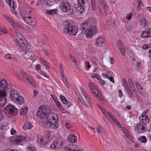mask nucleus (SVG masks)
Instances as JSON below:
<instances>
[{
    "mask_svg": "<svg viewBox=\"0 0 151 151\" xmlns=\"http://www.w3.org/2000/svg\"><path fill=\"white\" fill-rule=\"evenodd\" d=\"M44 120L47 127L55 129L58 127L57 122L58 118L57 115L54 112L47 113L46 118Z\"/></svg>",
    "mask_w": 151,
    "mask_h": 151,
    "instance_id": "f257e3e1",
    "label": "nucleus"
},
{
    "mask_svg": "<svg viewBox=\"0 0 151 151\" xmlns=\"http://www.w3.org/2000/svg\"><path fill=\"white\" fill-rule=\"evenodd\" d=\"M14 36L16 40V44L18 45V47L21 48L22 51L25 50L27 45V42L25 39L24 38L22 34L19 32L15 33Z\"/></svg>",
    "mask_w": 151,
    "mask_h": 151,
    "instance_id": "f03ea898",
    "label": "nucleus"
},
{
    "mask_svg": "<svg viewBox=\"0 0 151 151\" xmlns=\"http://www.w3.org/2000/svg\"><path fill=\"white\" fill-rule=\"evenodd\" d=\"M69 21L65 22L66 27L64 29V31L66 33L72 35H75L78 32V28L77 27L72 26Z\"/></svg>",
    "mask_w": 151,
    "mask_h": 151,
    "instance_id": "7ed1b4c3",
    "label": "nucleus"
},
{
    "mask_svg": "<svg viewBox=\"0 0 151 151\" xmlns=\"http://www.w3.org/2000/svg\"><path fill=\"white\" fill-rule=\"evenodd\" d=\"M88 86L91 92L95 96L99 102L101 104H103V97L101 93L99 92V90L93 86L91 83H89Z\"/></svg>",
    "mask_w": 151,
    "mask_h": 151,
    "instance_id": "20e7f679",
    "label": "nucleus"
},
{
    "mask_svg": "<svg viewBox=\"0 0 151 151\" xmlns=\"http://www.w3.org/2000/svg\"><path fill=\"white\" fill-rule=\"evenodd\" d=\"M87 0H77V3L74 4V7L76 11L81 14L85 11L84 5L87 2Z\"/></svg>",
    "mask_w": 151,
    "mask_h": 151,
    "instance_id": "39448f33",
    "label": "nucleus"
},
{
    "mask_svg": "<svg viewBox=\"0 0 151 151\" xmlns=\"http://www.w3.org/2000/svg\"><path fill=\"white\" fill-rule=\"evenodd\" d=\"M100 12L103 16H106L107 10V4L104 0H100L98 3Z\"/></svg>",
    "mask_w": 151,
    "mask_h": 151,
    "instance_id": "423d86ee",
    "label": "nucleus"
},
{
    "mask_svg": "<svg viewBox=\"0 0 151 151\" xmlns=\"http://www.w3.org/2000/svg\"><path fill=\"white\" fill-rule=\"evenodd\" d=\"M97 32V28L96 26H91L86 31V37L87 38H91Z\"/></svg>",
    "mask_w": 151,
    "mask_h": 151,
    "instance_id": "0eeeda50",
    "label": "nucleus"
},
{
    "mask_svg": "<svg viewBox=\"0 0 151 151\" xmlns=\"http://www.w3.org/2000/svg\"><path fill=\"white\" fill-rule=\"evenodd\" d=\"M26 141V137L20 135L16 136L13 139V142L14 144L23 145Z\"/></svg>",
    "mask_w": 151,
    "mask_h": 151,
    "instance_id": "6e6552de",
    "label": "nucleus"
},
{
    "mask_svg": "<svg viewBox=\"0 0 151 151\" xmlns=\"http://www.w3.org/2000/svg\"><path fill=\"white\" fill-rule=\"evenodd\" d=\"M104 115L110 121L111 120L115 123L116 125L119 127L121 128V126L119 122L118 121L117 119L114 117L113 115L109 112H103Z\"/></svg>",
    "mask_w": 151,
    "mask_h": 151,
    "instance_id": "1a4fd4ad",
    "label": "nucleus"
},
{
    "mask_svg": "<svg viewBox=\"0 0 151 151\" xmlns=\"http://www.w3.org/2000/svg\"><path fill=\"white\" fill-rule=\"evenodd\" d=\"M6 3L10 6L12 12L15 15H17V12L15 9L17 8L16 3L14 0H6Z\"/></svg>",
    "mask_w": 151,
    "mask_h": 151,
    "instance_id": "9d476101",
    "label": "nucleus"
},
{
    "mask_svg": "<svg viewBox=\"0 0 151 151\" xmlns=\"http://www.w3.org/2000/svg\"><path fill=\"white\" fill-rule=\"evenodd\" d=\"M4 109L9 115L11 114L12 115H15L18 112V110L15 107L11 105H7L4 108Z\"/></svg>",
    "mask_w": 151,
    "mask_h": 151,
    "instance_id": "9b49d317",
    "label": "nucleus"
},
{
    "mask_svg": "<svg viewBox=\"0 0 151 151\" xmlns=\"http://www.w3.org/2000/svg\"><path fill=\"white\" fill-rule=\"evenodd\" d=\"M60 8L62 11L66 12L70 9V6L67 1L63 0L61 3Z\"/></svg>",
    "mask_w": 151,
    "mask_h": 151,
    "instance_id": "f8f14e48",
    "label": "nucleus"
},
{
    "mask_svg": "<svg viewBox=\"0 0 151 151\" xmlns=\"http://www.w3.org/2000/svg\"><path fill=\"white\" fill-rule=\"evenodd\" d=\"M63 145V142L60 139L56 140L54 141L50 146L51 148L54 149H57L59 148H62Z\"/></svg>",
    "mask_w": 151,
    "mask_h": 151,
    "instance_id": "ddd939ff",
    "label": "nucleus"
},
{
    "mask_svg": "<svg viewBox=\"0 0 151 151\" xmlns=\"http://www.w3.org/2000/svg\"><path fill=\"white\" fill-rule=\"evenodd\" d=\"M135 130L138 133L144 132L147 131L146 126L142 123H139L136 125Z\"/></svg>",
    "mask_w": 151,
    "mask_h": 151,
    "instance_id": "4468645a",
    "label": "nucleus"
},
{
    "mask_svg": "<svg viewBox=\"0 0 151 151\" xmlns=\"http://www.w3.org/2000/svg\"><path fill=\"white\" fill-rule=\"evenodd\" d=\"M9 85H7L6 82L3 80H2L0 82V90L2 91L0 92H4L6 93V91L8 90Z\"/></svg>",
    "mask_w": 151,
    "mask_h": 151,
    "instance_id": "2eb2a0df",
    "label": "nucleus"
},
{
    "mask_svg": "<svg viewBox=\"0 0 151 151\" xmlns=\"http://www.w3.org/2000/svg\"><path fill=\"white\" fill-rule=\"evenodd\" d=\"M10 99L13 101H16V98H18V96L19 95L16 90L14 89L11 90L9 91Z\"/></svg>",
    "mask_w": 151,
    "mask_h": 151,
    "instance_id": "dca6fc26",
    "label": "nucleus"
},
{
    "mask_svg": "<svg viewBox=\"0 0 151 151\" xmlns=\"http://www.w3.org/2000/svg\"><path fill=\"white\" fill-rule=\"evenodd\" d=\"M117 45L120 52L123 56H124L126 53L125 47L122 41L120 40L117 41Z\"/></svg>",
    "mask_w": 151,
    "mask_h": 151,
    "instance_id": "f3484780",
    "label": "nucleus"
},
{
    "mask_svg": "<svg viewBox=\"0 0 151 151\" xmlns=\"http://www.w3.org/2000/svg\"><path fill=\"white\" fill-rule=\"evenodd\" d=\"M6 93L4 92H0V106H4L6 104Z\"/></svg>",
    "mask_w": 151,
    "mask_h": 151,
    "instance_id": "a211bd4d",
    "label": "nucleus"
},
{
    "mask_svg": "<svg viewBox=\"0 0 151 151\" xmlns=\"http://www.w3.org/2000/svg\"><path fill=\"white\" fill-rule=\"evenodd\" d=\"M44 107H41V109L38 110L36 113L37 116L40 117L42 119L45 118L46 114H47L46 110L44 109Z\"/></svg>",
    "mask_w": 151,
    "mask_h": 151,
    "instance_id": "6ab92c4d",
    "label": "nucleus"
},
{
    "mask_svg": "<svg viewBox=\"0 0 151 151\" xmlns=\"http://www.w3.org/2000/svg\"><path fill=\"white\" fill-rule=\"evenodd\" d=\"M23 19L26 23L32 26H34L36 23L34 19L30 16H28L24 18Z\"/></svg>",
    "mask_w": 151,
    "mask_h": 151,
    "instance_id": "aec40b11",
    "label": "nucleus"
},
{
    "mask_svg": "<svg viewBox=\"0 0 151 151\" xmlns=\"http://www.w3.org/2000/svg\"><path fill=\"white\" fill-rule=\"evenodd\" d=\"M33 52L30 50H26L23 54L24 57L27 59H31L33 58Z\"/></svg>",
    "mask_w": 151,
    "mask_h": 151,
    "instance_id": "412c9836",
    "label": "nucleus"
},
{
    "mask_svg": "<svg viewBox=\"0 0 151 151\" xmlns=\"http://www.w3.org/2000/svg\"><path fill=\"white\" fill-rule=\"evenodd\" d=\"M142 37L148 38L151 37V29H147L144 30L141 35Z\"/></svg>",
    "mask_w": 151,
    "mask_h": 151,
    "instance_id": "4be33fe9",
    "label": "nucleus"
},
{
    "mask_svg": "<svg viewBox=\"0 0 151 151\" xmlns=\"http://www.w3.org/2000/svg\"><path fill=\"white\" fill-rule=\"evenodd\" d=\"M91 19H90L88 20H86L84 22H82L81 24V28L83 32L85 31L88 27V23L90 24L89 22L91 21Z\"/></svg>",
    "mask_w": 151,
    "mask_h": 151,
    "instance_id": "5701e85b",
    "label": "nucleus"
},
{
    "mask_svg": "<svg viewBox=\"0 0 151 151\" xmlns=\"http://www.w3.org/2000/svg\"><path fill=\"white\" fill-rule=\"evenodd\" d=\"M83 94L85 98H87L86 100L87 101V102L88 103V105L86 104V102H85L84 101H83V103L86 106H88V105H91V103L90 101V98L88 94L86 92L85 90H83V91H82Z\"/></svg>",
    "mask_w": 151,
    "mask_h": 151,
    "instance_id": "b1692460",
    "label": "nucleus"
},
{
    "mask_svg": "<svg viewBox=\"0 0 151 151\" xmlns=\"http://www.w3.org/2000/svg\"><path fill=\"white\" fill-rule=\"evenodd\" d=\"M105 40L104 38L101 37H99L96 40V45L98 47L103 45Z\"/></svg>",
    "mask_w": 151,
    "mask_h": 151,
    "instance_id": "393cba45",
    "label": "nucleus"
},
{
    "mask_svg": "<svg viewBox=\"0 0 151 151\" xmlns=\"http://www.w3.org/2000/svg\"><path fill=\"white\" fill-rule=\"evenodd\" d=\"M68 140L72 143L77 141V137L75 134L70 135L68 137Z\"/></svg>",
    "mask_w": 151,
    "mask_h": 151,
    "instance_id": "a878e982",
    "label": "nucleus"
},
{
    "mask_svg": "<svg viewBox=\"0 0 151 151\" xmlns=\"http://www.w3.org/2000/svg\"><path fill=\"white\" fill-rule=\"evenodd\" d=\"M18 96V98H16V101H14V102L19 104H22L24 102L23 98L20 95Z\"/></svg>",
    "mask_w": 151,
    "mask_h": 151,
    "instance_id": "bb28decb",
    "label": "nucleus"
},
{
    "mask_svg": "<svg viewBox=\"0 0 151 151\" xmlns=\"http://www.w3.org/2000/svg\"><path fill=\"white\" fill-rule=\"evenodd\" d=\"M37 141L40 145H45L47 144L48 141L42 137L37 138Z\"/></svg>",
    "mask_w": 151,
    "mask_h": 151,
    "instance_id": "cd10ccee",
    "label": "nucleus"
},
{
    "mask_svg": "<svg viewBox=\"0 0 151 151\" xmlns=\"http://www.w3.org/2000/svg\"><path fill=\"white\" fill-rule=\"evenodd\" d=\"M134 89H131V88H129L126 90L128 95L131 97H132L134 96L133 93L135 92Z\"/></svg>",
    "mask_w": 151,
    "mask_h": 151,
    "instance_id": "c85d7f7f",
    "label": "nucleus"
},
{
    "mask_svg": "<svg viewBox=\"0 0 151 151\" xmlns=\"http://www.w3.org/2000/svg\"><path fill=\"white\" fill-rule=\"evenodd\" d=\"M60 70L62 78H65L64 70L62 64H60Z\"/></svg>",
    "mask_w": 151,
    "mask_h": 151,
    "instance_id": "c756f323",
    "label": "nucleus"
},
{
    "mask_svg": "<svg viewBox=\"0 0 151 151\" xmlns=\"http://www.w3.org/2000/svg\"><path fill=\"white\" fill-rule=\"evenodd\" d=\"M138 140L142 143H145L147 142V139L145 136H141L138 138Z\"/></svg>",
    "mask_w": 151,
    "mask_h": 151,
    "instance_id": "7c9ffc66",
    "label": "nucleus"
},
{
    "mask_svg": "<svg viewBox=\"0 0 151 151\" xmlns=\"http://www.w3.org/2000/svg\"><path fill=\"white\" fill-rule=\"evenodd\" d=\"M56 12L57 10L56 9L50 10H47L46 11V13L50 15H54L56 14Z\"/></svg>",
    "mask_w": 151,
    "mask_h": 151,
    "instance_id": "2f4dec72",
    "label": "nucleus"
},
{
    "mask_svg": "<svg viewBox=\"0 0 151 151\" xmlns=\"http://www.w3.org/2000/svg\"><path fill=\"white\" fill-rule=\"evenodd\" d=\"M73 146L71 147L69 145H65L64 147V150L65 151H73Z\"/></svg>",
    "mask_w": 151,
    "mask_h": 151,
    "instance_id": "473e14b6",
    "label": "nucleus"
},
{
    "mask_svg": "<svg viewBox=\"0 0 151 151\" xmlns=\"http://www.w3.org/2000/svg\"><path fill=\"white\" fill-rule=\"evenodd\" d=\"M69 56L71 60L75 63L76 65H77L78 63L77 59H76L73 56L70 54H69Z\"/></svg>",
    "mask_w": 151,
    "mask_h": 151,
    "instance_id": "72a5a7b5",
    "label": "nucleus"
},
{
    "mask_svg": "<svg viewBox=\"0 0 151 151\" xmlns=\"http://www.w3.org/2000/svg\"><path fill=\"white\" fill-rule=\"evenodd\" d=\"M85 98V100H86V101H85V100H83L82 101L81 103L84 106H86V107L87 108H88L89 107H90L91 108H92V104H91V99H90V103H91V105H88V106H87L84 104H83V101H84L85 102H86V104L88 105V102H87L88 101H87V100H86L87 98Z\"/></svg>",
    "mask_w": 151,
    "mask_h": 151,
    "instance_id": "f704fd0d",
    "label": "nucleus"
},
{
    "mask_svg": "<svg viewBox=\"0 0 151 151\" xmlns=\"http://www.w3.org/2000/svg\"><path fill=\"white\" fill-rule=\"evenodd\" d=\"M21 17L23 19H24V18L26 17L29 16L26 12L22 10L21 11Z\"/></svg>",
    "mask_w": 151,
    "mask_h": 151,
    "instance_id": "c9c22d12",
    "label": "nucleus"
},
{
    "mask_svg": "<svg viewBox=\"0 0 151 151\" xmlns=\"http://www.w3.org/2000/svg\"><path fill=\"white\" fill-rule=\"evenodd\" d=\"M28 109L27 107H25L21 109L20 111L21 115H22L26 114L27 111Z\"/></svg>",
    "mask_w": 151,
    "mask_h": 151,
    "instance_id": "e433bc0d",
    "label": "nucleus"
},
{
    "mask_svg": "<svg viewBox=\"0 0 151 151\" xmlns=\"http://www.w3.org/2000/svg\"><path fill=\"white\" fill-rule=\"evenodd\" d=\"M96 129L97 132L100 134L103 133L104 132L103 128L100 126L96 128Z\"/></svg>",
    "mask_w": 151,
    "mask_h": 151,
    "instance_id": "4c0bfd02",
    "label": "nucleus"
},
{
    "mask_svg": "<svg viewBox=\"0 0 151 151\" xmlns=\"http://www.w3.org/2000/svg\"><path fill=\"white\" fill-rule=\"evenodd\" d=\"M55 102L57 107L61 111H63V108L62 107L61 105L60 102L57 100H54Z\"/></svg>",
    "mask_w": 151,
    "mask_h": 151,
    "instance_id": "58836bf2",
    "label": "nucleus"
},
{
    "mask_svg": "<svg viewBox=\"0 0 151 151\" xmlns=\"http://www.w3.org/2000/svg\"><path fill=\"white\" fill-rule=\"evenodd\" d=\"M60 98L61 101H62L63 103L65 104H66V103H67V100L65 96L62 95H60Z\"/></svg>",
    "mask_w": 151,
    "mask_h": 151,
    "instance_id": "ea45409f",
    "label": "nucleus"
},
{
    "mask_svg": "<svg viewBox=\"0 0 151 151\" xmlns=\"http://www.w3.org/2000/svg\"><path fill=\"white\" fill-rule=\"evenodd\" d=\"M27 79L28 81L30 84L34 87H35V85L33 81L30 77H27Z\"/></svg>",
    "mask_w": 151,
    "mask_h": 151,
    "instance_id": "a19ab883",
    "label": "nucleus"
},
{
    "mask_svg": "<svg viewBox=\"0 0 151 151\" xmlns=\"http://www.w3.org/2000/svg\"><path fill=\"white\" fill-rule=\"evenodd\" d=\"M122 81L124 84V87L125 88L126 90L128 88H130L127 83V82L126 80L124 78L122 79Z\"/></svg>",
    "mask_w": 151,
    "mask_h": 151,
    "instance_id": "79ce46f5",
    "label": "nucleus"
},
{
    "mask_svg": "<svg viewBox=\"0 0 151 151\" xmlns=\"http://www.w3.org/2000/svg\"><path fill=\"white\" fill-rule=\"evenodd\" d=\"M31 128V125L30 123L25 124L22 127L23 129L24 130L30 129Z\"/></svg>",
    "mask_w": 151,
    "mask_h": 151,
    "instance_id": "37998d69",
    "label": "nucleus"
},
{
    "mask_svg": "<svg viewBox=\"0 0 151 151\" xmlns=\"http://www.w3.org/2000/svg\"><path fill=\"white\" fill-rule=\"evenodd\" d=\"M128 81L130 88H131V89L134 88L135 87L132 80L129 78L128 80Z\"/></svg>",
    "mask_w": 151,
    "mask_h": 151,
    "instance_id": "c03bdc74",
    "label": "nucleus"
},
{
    "mask_svg": "<svg viewBox=\"0 0 151 151\" xmlns=\"http://www.w3.org/2000/svg\"><path fill=\"white\" fill-rule=\"evenodd\" d=\"M55 0H47V4L48 6H51L53 5Z\"/></svg>",
    "mask_w": 151,
    "mask_h": 151,
    "instance_id": "a18cd8bd",
    "label": "nucleus"
},
{
    "mask_svg": "<svg viewBox=\"0 0 151 151\" xmlns=\"http://www.w3.org/2000/svg\"><path fill=\"white\" fill-rule=\"evenodd\" d=\"M106 24L109 26H114V23L113 21L109 20L106 21Z\"/></svg>",
    "mask_w": 151,
    "mask_h": 151,
    "instance_id": "49530a36",
    "label": "nucleus"
},
{
    "mask_svg": "<svg viewBox=\"0 0 151 151\" xmlns=\"http://www.w3.org/2000/svg\"><path fill=\"white\" fill-rule=\"evenodd\" d=\"M3 17L8 21L10 22L12 24L14 23V21L12 20L8 16L6 15L5 14L3 15Z\"/></svg>",
    "mask_w": 151,
    "mask_h": 151,
    "instance_id": "de8ad7c7",
    "label": "nucleus"
},
{
    "mask_svg": "<svg viewBox=\"0 0 151 151\" xmlns=\"http://www.w3.org/2000/svg\"><path fill=\"white\" fill-rule=\"evenodd\" d=\"M143 121L141 122L142 124H145V125L148 124L150 121V119L148 116H147V118L144 119Z\"/></svg>",
    "mask_w": 151,
    "mask_h": 151,
    "instance_id": "09e8293b",
    "label": "nucleus"
},
{
    "mask_svg": "<svg viewBox=\"0 0 151 151\" xmlns=\"http://www.w3.org/2000/svg\"><path fill=\"white\" fill-rule=\"evenodd\" d=\"M147 116L145 114V113H144V114H143L141 116H140L139 118V120L141 122L144 120V119H145L147 118Z\"/></svg>",
    "mask_w": 151,
    "mask_h": 151,
    "instance_id": "8fccbe9b",
    "label": "nucleus"
},
{
    "mask_svg": "<svg viewBox=\"0 0 151 151\" xmlns=\"http://www.w3.org/2000/svg\"><path fill=\"white\" fill-rule=\"evenodd\" d=\"M135 85L139 91H140L142 89V88L139 83L137 82L135 83Z\"/></svg>",
    "mask_w": 151,
    "mask_h": 151,
    "instance_id": "3c124183",
    "label": "nucleus"
},
{
    "mask_svg": "<svg viewBox=\"0 0 151 151\" xmlns=\"http://www.w3.org/2000/svg\"><path fill=\"white\" fill-rule=\"evenodd\" d=\"M41 61L42 62L43 65L45 66L47 68H50L48 65L47 64V63L43 59H41Z\"/></svg>",
    "mask_w": 151,
    "mask_h": 151,
    "instance_id": "603ef678",
    "label": "nucleus"
},
{
    "mask_svg": "<svg viewBox=\"0 0 151 151\" xmlns=\"http://www.w3.org/2000/svg\"><path fill=\"white\" fill-rule=\"evenodd\" d=\"M20 73L22 76H23L24 78H27V77H29L27 74L23 70H21Z\"/></svg>",
    "mask_w": 151,
    "mask_h": 151,
    "instance_id": "864d4df0",
    "label": "nucleus"
},
{
    "mask_svg": "<svg viewBox=\"0 0 151 151\" xmlns=\"http://www.w3.org/2000/svg\"><path fill=\"white\" fill-rule=\"evenodd\" d=\"M122 131L123 133L126 135H127V134H129L130 133L125 128H123L122 129Z\"/></svg>",
    "mask_w": 151,
    "mask_h": 151,
    "instance_id": "5fc2aeb1",
    "label": "nucleus"
},
{
    "mask_svg": "<svg viewBox=\"0 0 151 151\" xmlns=\"http://www.w3.org/2000/svg\"><path fill=\"white\" fill-rule=\"evenodd\" d=\"M12 25L13 27H15L16 26V27H19V28L20 29L22 28L21 26L18 23H17L16 22H14V23H13Z\"/></svg>",
    "mask_w": 151,
    "mask_h": 151,
    "instance_id": "6e6d98bb",
    "label": "nucleus"
},
{
    "mask_svg": "<svg viewBox=\"0 0 151 151\" xmlns=\"http://www.w3.org/2000/svg\"><path fill=\"white\" fill-rule=\"evenodd\" d=\"M126 136L127 137V138L130 140L132 142H134V140L133 139V138L131 135L130 134H127Z\"/></svg>",
    "mask_w": 151,
    "mask_h": 151,
    "instance_id": "4d7b16f0",
    "label": "nucleus"
},
{
    "mask_svg": "<svg viewBox=\"0 0 151 151\" xmlns=\"http://www.w3.org/2000/svg\"><path fill=\"white\" fill-rule=\"evenodd\" d=\"M62 80L64 82V84H65L66 86L68 88H69V86L68 84V83L67 82V79H66L65 78H62Z\"/></svg>",
    "mask_w": 151,
    "mask_h": 151,
    "instance_id": "13d9d810",
    "label": "nucleus"
},
{
    "mask_svg": "<svg viewBox=\"0 0 151 151\" xmlns=\"http://www.w3.org/2000/svg\"><path fill=\"white\" fill-rule=\"evenodd\" d=\"M72 103L70 101H67V103L65 104V106L67 108H68L70 107L71 105H72Z\"/></svg>",
    "mask_w": 151,
    "mask_h": 151,
    "instance_id": "bf43d9fd",
    "label": "nucleus"
},
{
    "mask_svg": "<svg viewBox=\"0 0 151 151\" xmlns=\"http://www.w3.org/2000/svg\"><path fill=\"white\" fill-rule=\"evenodd\" d=\"M132 28V26L130 25H127L126 27V29L128 31L131 30Z\"/></svg>",
    "mask_w": 151,
    "mask_h": 151,
    "instance_id": "052dcab7",
    "label": "nucleus"
},
{
    "mask_svg": "<svg viewBox=\"0 0 151 151\" xmlns=\"http://www.w3.org/2000/svg\"><path fill=\"white\" fill-rule=\"evenodd\" d=\"M99 82L102 85H104L105 84V82L104 81L99 78Z\"/></svg>",
    "mask_w": 151,
    "mask_h": 151,
    "instance_id": "680f3d73",
    "label": "nucleus"
},
{
    "mask_svg": "<svg viewBox=\"0 0 151 151\" xmlns=\"http://www.w3.org/2000/svg\"><path fill=\"white\" fill-rule=\"evenodd\" d=\"M132 13H130L128 15L126 16V19L130 20L131 19L132 17Z\"/></svg>",
    "mask_w": 151,
    "mask_h": 151,
    "instance_id": "e2e57ef3",
    "label": "nucleus"
},
{
    "mask_svg": "<svg viewBox=\"0 0 151 151\" xmlns=\"http://www.w3.org/2000/svg\"><path fill=\"white\" fill-rule=\"evenodd\" d=\"M11 55L10 54H8L5 55L4 57L6 59H9L11 58Z\"/></svg>",
    "mask_w": 151,
    "mask_h": 151,
    "instance_id": "0e129e2a",
    "label": "nucleus"
},
{
    "mask_svg": "<svg viewBox=\"0 0 151 151\" xmlns=\"http://www.w3.org/2000/svg\"><path fill=\"white\" fill-rule=\"evenodd\" d=\"M119 93V97H121L123 96V93L122 92V91L121 90H119L118 91Z\"/></svg>",
    "mask_w": 151,
    "mask_h": 151,
    "instance_id": "69168bd1",
    "label": "nucleus"
},
{
    "mask_svg": "<svg viewBox=\"0 0 151 151\" xmlns=\"http://www.w3.org/2000/svg\"><path fill=\"white\" fill-rule=\"evenodd\" d=\"M142 47L143 49L145 50H147L149 48V47L147 45H143Z\"/></svg>",
    "mask_w": 151,
    "mask_h": 151,
    "instance_id": "338daca9",
    "label": "nucleus"
},
{
    "mask_svg": "<svg viewBox=\"0 0 151 151\" xmlns=\"http://www.w3.org/2000/svg\"><path fill=\"white\" fill-rule=\"evenodd\" d=\"M73 151H82L77 147H75L73 148Z\"/></svg>",
    "mask_w": 151,
    "mask_h": 151,
    "instance_id": "774afa93",
    "label": "nucleus"
}]
</instances>
